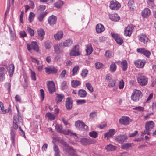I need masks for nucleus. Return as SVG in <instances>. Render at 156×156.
<instances>
[{
  "label": "nucleus",
  "instance_id": "nucleus-57",
  "mask_svg": "<svg viewBox=\"0 0 156 156\" xmlns=\"http://www.w3.org/2000/svg\"><path fill=\"white\" fill-rule=\"evenodd\" d=\"M61 88L62 89H66L68 87L67 82L66 81L62 82L61 85Z\"/></svg>",
  "mask_w": 156,
  "mask_h": 156
},
{
  "label": "nucleus",
  "instance_id": "nucleus-31",
  "mask_svg": "<svg viewBox=\"0 0 156 156\" xmlns=\"http://www.w3.org/2000/svg\"><path fill=\"white\" fill-rule=\"evenodd\" d=\"M121 67L123 71H126L128 68V63L126 60H123L121 63Z\"/></svg>",
  "mask_w": 156,
  "mask_h": 156
},
{
  "label": "nucleus",
  "instance_id": "nucleus-54",
  "mask_svg": "<svg viewBox=\"0 0 156 156\" xmlns=\"http://www.w3.org/2000/svg\"><path fill=\"white\" fill-rule=\"evenodd\" d=\"M55 128L58 131L62 133L63 130L62 127L61 125L57 124L55 126Z\"/></svg>",
  "mask_w": 156,
  "mask_h": 156
},
{
  "label": "nucleus",
  "instance_id": "nucleus-10",
  "mask_svg": "<svg viewBox=\"0 0 156 156\" xmlns=\"http://www.w3.org/2000/svg\"><path fill=\"white\" fill-rule=\"evenodd\" d=\"M137 52L141 54H143L147 58H149L151 55L150 52L144 48H140L136 49Z\"/></svg>",
  "mask_w": 156,
  "mask_h": 156
},
{
  "label": "nucleus",
  "instance_id": "nucleus-18",
  "mask_svg": "<svg viewBox=\"0 0 156 156\" xmlns=\"http://www.w3.org/2000/svg\"><path fill=\"white\" fill-rule=\"evenodd\" d=\"M71 56H77L80 55L79 52V46L78 45L75 46L71 51L70 52Z\"/></svg>",
  "mask_w": 156,
  "mask_h": 156
},
{
  "label": "nucleus",
  "instance_id": "nucleus-38",
  "mask_svg": "<svg viewBox=\"0 0 156 156\" xmlns=\"http://www.w3.org/2000/svg\"><path fill=\"white\" fill-rule=\"evenodd\" d=\"M116 149V147L111 144H109L107 145L105 147V149L107 150V151H112L115 150Z\"/></svg>",
  "mask_w": 156,
  "mask_h": 156
},
{
  "label": "nucleus",
  "instance_id": "nucleus-37",
  "mask_svg": "<svg viewBox=\"0 0 156 156\" xmlns=\"http://www.w3.org/2000/svg\"><path fill=\"white\" fill-rule=\"evenodd\" d=\"M78 95L81 98H85L87 95V92L83 89H80L79 90Z\"/></svg>",
  "mask_w": 156,
  "mask_h": 156
},
{
  "label": "nucleus",
  "instance_id": "nucleus-59",
  "mask_svg": "<svg viewBox=\"0 0 156 156\" xmlns=\"http://www.w3.org/2000/svg\"><path fill=\"white\" fill-rule=\"evenodd\" d=\"M31 77V79L34 80H36V74L35 72L32 70L30 71Z\"/></svg>",
  "mask_w": 156,
  "mask_h": 156
},
{
  "label": "nucleus",
  "instance_id": "nucleus-20",
  "mask_svg": "<svg viewBox=\"0 0 156 156\" xmlns=\"http://www.w3.org/2000/svg\"><path fill=\"white\" fill-rule=\"evenodd\" d=\"M10 138L12 144L14 146L15 145L16 140V133L15 130L12 129L10 132Z\"/></svg>",
  "mask_w": 156,
  "mask_h": 156
},
{
  "label": "nucleus",
  "instance_id": "nucleus-27",
  "mask_svg": "<svg viewBox=\"0 0 156 156\" xmlns=\"http://www.w3.org/2000/svg\"><path fill=\"white\" fill-rule=\"evenodd\" d=\"M56 95L55 101L57 103L61 102L65 97L64 95L62 94H56Z\"/></svg>",
  "mask_w": 156,
  "mask_h": 156
},
{
  "label": "nucleus",
  "instance_id": "nucleus-29",
  "mask_svg": "<svg viewBox=\"0 0 156 156\" xmlns=\"http://www.w3.org/2000/svg\"><path fill=\"white\" fill-rule=\"evenodd\" d=\"M150 9L147 8H145L142 11V15L143 16L147 17L150 15Z\"/></svg>",
  "mask_w": 156,
  "mask_h": 156
},
{
  "label": "nucleus",
  "instance_id": "nucleus-3",
  "mask_svg": "<svg viewBox=\"0 0 156 156\" xmlns=\"http://www.w3.org/2000/svg\"><path fill=\"white\" fill-rule=\"evenodd\" d=\"M142 96L141 91L137 90L134 89L131 96L132 100L135 102L138 101Z\"/></svg>",
  "mask_w": 156,
  "mask_h": 156
},
{
  "label": "nucleus",
  "instance_id": "nucleus-14",
  "mask_svg": "<svg viewBox=\"0 0 156 156\" xmlns=\"http://www.w3.org/2000/svg\"><path fill=\"white\" fill-rule=\"evenodd\" d=\"M139 39L140 41L145 44H147L149 41V39L146 35L143 33L140 34Z\"/></svg>",
  "mask_w": 156,
  "mask_h": 156
},
{
  "label": "nucleus",
  "instance_id": "nucleus-19",
  "mask_svg": "<svg viewBox=\"0 0 156 156\" xmlns=\"http://www.w3.org/2000/svg\"><path fill=\"white\" fill-rule=\"evenodd\" d=\"M38 38L41 41H42L44 38L45 35L44 30L42 29H39L37 30Z\"/></svg>",
  "mask_w": 156,
  "mask_h": 156
},
{
  "label": "nucleus",
  "instance_id": "nucleus-53",
  "mask_svg": "<svg viewBox=\"0 0 156 156\" xmlns=\"http://www.w3.org/2000/svg\"><path fill=\"white\" fill-rule=\"evenodd\" d=\"M104 66V65L103 63L99 62H97L95 64V66L96 68L98 69L101 68Z\"/></svg>",
  "mask_w": 156,
  "mask_h": 156
},
{
  "label": "nucleus",
  "instance_id": "nucleus-39",
  "mask_svg": "<svg viewBox=\"0 0 156 156\" xmlns=\"http://www.w3.org/2000/svg\"><path fill=\"white\" fill-rule=\"evenodd\" d=\"M86 51L87 55H90L92 53L93 51V49L90 44H89L87 46Z\"/></svg>",
  "mask_w": 156,
  "mask_h": 156
},
{
  "label": "nucleus",
  "instance_id": "nucleus-60",
  "mask_svg": "<svg viewBox=\"0 0 156 156\" xmlns=\"http://www.w3.org/2000/svg\"><path fill=\"white\" fill-rule=\"evenodd\" d=\"M27 30L28 31L29 33L30 34L31 36H33L34 35V30L31 28L29 27H28L27 28Z\"/></svg>",
  "mask_w": 156,
  "mask_h": 156
},
{
  "label": "nucleus",
  "instance_id": "nucleus-33",
  "mask_svg": "<svg viewBox=\"0 0 156 156\" xmlns=\"http://www.w3.org/2000/svg\"><path fill=\"white\" fill-rule=\"evenodd\" d=\"M62 133L65 135H70L71 136L73 135L76 137H77L76 134L73 133L70 130H63Z\"/></svg>",
  "mask_w": 156,
  "mask_h": 156
},
{
  "label": "nucleus",
  "instance_id": "nucleus-32",
  "mask_svg": "<svg viewBox=\"0 0 156 156\" xmlns=\"http://www.w3.org/2000/svg\"><path fill=\"white\" fill-rule=\"evenodd\" d=\"M109 17L112 20L114 21H117L120 19V17L117 14L110 15Z\"/></svg>",
  "mask_w": 156,
  "mask_h": 156
},
{
  "label": "nucleus",
  "instance_id": "nucleus-25",
  "mask_svg": "<svg viewBox=\"0 0 156 156\" xmlns=\"http://www.w3.org/2000/svg\"><path fill=\"white\" fill-rule=\"evenodd\" d=\"M133 145V143H124L122 144L121 147L122 149L128 150Z\"/></svg>",
  "mask_w": 156,
  "mask_h": 156
},
{
  "label": "nucleus",
  "instance_id": "nucleus-49",
  "mask_svg": "<svg viewBox=\"0 0 156 156\" xmlns=\"http://www.w3.org/2000/svg\"><path fill=\"white\" fill-rule=\"evenodd\" d=\"M105 56L106 58H110L113 56V53L111 51H106L105 52Z\"/></svg>",
  "mask_w": 156,
  "mask_h": 156
},
{
  "label": "nucleus",
  "instance_id": "nucleus-36",
  "mask_svg": "<svg viewBox=\"0 0 156 156\" xmlns=\"http://www.w3.org/2000/svg\"><path fill=\"white\" fill-rule=\"evenodd\" d=\"M73 43V41L70 39H67L63 42V45L64 47H69Z\"/></svg>",
  "mask_w": 156,
  "mask_h": 156
},
{
  "label": "nucleus",
  "instance_id": "nucleus-61",
  "mask_svg": "<svg viewBox=\"0 0 156 156\" xmlns=\"http://www.w3.org/2000/svg\"><path fill=\"white\" fill-rule=\"evenodd\" d=\"M66 75V70H63L61 73L60 75V77L61 78L65 77Z\"/></svg>",
  "mask_w": 156,
  "mask_h": 156
},
{
  "label": "nucleus",
  "instance_id": "nucleus-11",
  "mask_svg": "<svg viewBox=\"0 0 156 156\" xmlns=\"http://www.w3.org/2000/svg\"><path fill=\"white\" fill-rule=\"evenodd\" d=\"M134 26L132 25H128L125 28L124 34L125 36H130L133 30Z\"/></svg>",
  "mask_w": 156,
  "mask_h": 156
},
{
  "label": "nucleus",
  "instance_id": "nucleus-63",
  "mask_svg": "<svg viewBox=\"0 0 156 156\" xmlns=\"http://www.w3.org/2000/svg\"><path fill=\"white\" fill-rule=\"evenodd\" d=\"M133 109L135 110H138L140 112H142L144 110V108L140 106L135 107L133 108Z\"/></svg>",
  "mask_w": 156,
  "mask_h": 156
},
{
  "label": "nucleus",
  "instance_id": "nucleus-64",
  "mask_svg": "<svg viewBox=\"0 0 156 156\" xmlns=\"http://www.w3.org/2000/svg\"><path fill=\"white\" fill-rule=\"evenodd\" d=\"M77 105H81L85 103L86 102L85 100H79L76 101Z\"/></svg>",
  "mask_w": 156,
  "mask_h": 156
},
{
  "label": "nucleus",
  "instance_id": "nucleus-26",
  "mask_svg": "<svg viewBox=\"0 0 156 156\" xmlns=\"http://www.w3.org/2000/svg\"><path fill=\"white\" fill-rule=\"evenodd\" d=\"M96 30L97 33L102 32L105 30L104 26L101 24H98L96 27Z\"/></svg>",
  "mask_w": 156,
  "mask_h": 156
},
{
  "label": "nucleus",
  "instance_id": "nucleus-30",
  "mask_svg": "<svg viewBox=\"0 0 156 156\" xmlns=\"http://www.w3.org/2000/svg\"><path fill=\"white\" fill-rule=\"evenodd\" d=\"M63 33L62 31H60L57 32L54 35V38L56 40H59L63 37Z\"/></svg>",
  "mask_w": 156,
  "mask_h": 156
},
{
  "label": "nucleus",
  "instance_id": "nucleus-51",
  "mask_svg": "<svg viewBox=\"0 0 156 156\" xmlns=\"http://www.w3.org/2000/svg\"><path fill=\"white\" fill-rule=\"evenodd\" d=\"M63 5V2L59 0L56 2L55 4V6L57 8H60Z\"/></svg>",
  "mask_w": 156,
  "mask_h": 156
},
{
  "label": "nucleus",
  "instance_id": "nucleus-42",
  "mask_svg": "<svg viewBox=\"0 0 156 156\" xmlns=\"http://www.w3.org/2000/svg\"><path fill=\"white\" fill-rule=\"evenodd\" d=\"M117 68V65L115 62H112L110 66V70L112 72H115Z\"/></svg>",
  "mask_w": 156,
  "mask_h": 156
},
{
  "label": "nucleus",
  "instance_id": "nucleus-7",
  "mask_svg": "<svg viewBox=\"0 0 156 156\" xmlns=\"http://www.w3.org/2000/svg\"><path fill=\"white\" fill-rule=\"evenodd\" d=\"M110 8L113 10H117L121 7L120 4L116 0H112L110 2Z\"/></svg>",
  "mask_w": 156,
  "mask_h": 156
},
{
  "label": "nucleus",
  "instance_id": "nucleus-43",
  "mask_svg": "<svg viewBox=\"0 0 156 156\" xmlns=\"http://www.w3.org/2000/svg\"><path fill=\"white\" fill-rule=\"evenodd\" d=\"M44 46L47 49H49L51 47L52 42L49 41H47L44 43Z\"/></svg>",
  "mask_w": 156,
  "mask_h": 156
},
{
  "label": "nucleus",
  "instance_id": "nucleus-47",
  "mask_svg": "<svg viewBox=\"0 0 156 156\" xmlns=\"http://www.w3.org/2000/svg\"><path fill=\"white\" fill-rule=\"evenodd\" d=\"M85 86L91 92H93L94 89L90 83H85Z\"/></svg>",
  "mask_w": 156,
  "mask_h": 156
},
{
  "label": "nucleus",
  "instance_id": "nucleus-46",
  "mask_svg": "<svg viewBox=\"0 0 156 156\" xmlns=\"http://www.w3.org/2000/svg\"><path fill=\"white\" fill-rule=\"evenodd\" d=\"M98 135V133L95 131H92L89 133V135L93 138H96Z\"/></svg>",
  "mask_w": 156,
  "mask_h": 156
},
{
  "label": "nucleus",
  "instance_id": "nucleus-55",
  "mask_svg": "<svg viewBox=\"0 0 156 156\" xmlns=\"http://www.w3.org/2000/svg\"><path fill=\"white\" fill-rule=\"evenodd\" d=\"M46 13H42L38 16V19L39 21L41 22L43 20V19L44 17L46 15Z\"/></svg>",
  "mask_w": 156,
  "mask_h": 156
},
{
  "label": "nucleus",
  "instance_id": "nucleus-6",
  "mask_svg": "<svg viewBox=\"0 0 156 156\" xmlns=\"http://www.w3.org/2000/svg\"><path fill=\"white\" fill-rule=\"evenodd\" d=\"M21 119L20 118L19 116H14L13 117V127L15 130L19 129V127L20 126L19 123L21 122Z\"/></svg>",
  "mask_w": 156,
  "mask_h": 156
},
{
  "label": "nucleus",
  "instance_id": "nucleus-48",
  "mask_svg": "<svg viewBox=\"0 0 156 156\" xmlns=\"http://www.w3.org/2000/svg\"><path fill=\"white\" fill-rule=\"evenodd\" d=\"M134 2L133 0H129L128 3V6L130 9H133L134 7Z\"/></svg>",
  "mask_w": 156,
  "mask_h": 156
},
{
  "label": "nucleus",
  "instance_id": "nucleus-24",
  "mask_svg": "<svg viewBox=\"0 0 156 156\" xmlns=\"http://www.w3.org/2000/svg\"><path fill=\"white\" fill-rule=\"evenodd\" d=\"M80 142L83 145H86L93 144V141L90 139L83 138L81 139Z\"/></svg>",
  "mask_w": 156,
  "mask_h": 156
},
{
  "label": "nucleus",
  "instance_id": "nucleus-8",
  "mask_svg": "<svg viewBox=\"0 0 156 156\" xmlns=\"http://www.w3.org/2000/svg\"><path fill=\"white\" fill-rule=\"evenodd\" d=\"M75 126L79 129H83L87 130L88 129V126L82 121L78 120L75 122Z\"/></svg>",
  "mask_w": 156,
  "mask_h": 156
},
{
  "label": "nucleus",
  "instance_id": "nucleus-52",
  "mask_svg": "<svg viewBox=\"0 0 156 156\" xmlns=\"http://www.w3.org/2000/svg\"><path fill=\"white\" fill-rule=\"evenodd\" d=\"M61 45L60 43L55 44L54 46V51L55 53H58L59 50V47Z\"/></svg>",
  "mask_w": 156,
  "mask_h": 156
},
{
  "label": "nucleus",
  "instance_id": "nucleus-62",
  "mask_svg": "<svg viewBox=\"0 0 156 156\" xmlns=\"http://www.w3.org/2000/svg\"><path fill=\"white\" fill-rule=\"evenodd\" d=\"M154 2L150 0H147V4L150 7L154 8V7L155 5Z\"/></svg>",
  "mask_w": 156,
  "mask_h": 156
},
{
  "label": "nucleus",
  "instance_id": "nucleus-17",
  "mask_svg": "<svg viewBox=\"0 0 156 156\" xmlns=\"http://www.w3.org/2000/svg\"><path fill=\"white\" fill-rule=\"evenodd\" d=\"M127 139V136L126 135H120L117 136L115 140L118 143L122 144Z\"/></svg>",
  "mask_w": 156,
  "mask_h": 156
},
{
  "label": "nucleus",
  "instance_id": "nucleus-4",
  "mask_svg": "<svg viewBox=\"0 0 156 156\" xmlns=\"http://www.w3.org/2000/svg\"><path fill=\"white\" fill-rule=\"evenodd\" d=\"M137 80L139 84L141 86L146 85L148 83V78L144 75H139L137 77Z\"/></svg>",
  "mask_w": 156,
  "mask_h": 156
},
{
  "label": "nucleus",
  "instance_id": "nucleus-41",
  "mask_svg": "<svg viewBox=\"0 0 156 156\" xmlns=\"http://www.w3.org/2000/svg\"><path fill=\"white\" fill-rule=\"evenodd\" d=\"M116 80L115 79H110L108 81V86L109 87H112L114 86L115 85Z\"/></svg>",
  "mask_w": 156,
  "mask_h": 156
},
{
  "label": "nucleus",
  "instance_id": "nucleus-58",
  "mask_svg": "<svg viewBox=\"0 0 156 156\" xmlns=\"http://www.w3.org/2000/svg\"><path fill=\"white\" fill-rule=\"evenodd\" d=\"M88 73V71L87 69H84L83 70L81 73V75L84 78L86 77Z\"/></svg>",
  "mask_w": 156,
  "mask_h": 156
},
{
  "label": "nucleus",
  "instance_id": "nucleus-1",
  "mask_svg": "<svg viewBox=\"0 0 156 156\" xmlns=\"http://www.w3.org/2000/svg\"><path fill=\"white\" fill-rule=\"evenodd\" d=\"M63 149V151L66 155L69 156H80L75 150L67 144H65Z\"/></svg>",
  "mask_w": 156,
  "mask_h": 156
},
{
  "label": "nucleus",
  "instance_id": "nucleus-16",
  "mask_svg": "<svg viewBox=\"0 0 156 156\" xmlns=\"http://www.w3.org/2000/svg\"><path fill=\"white\" fill-rule=\"evenodd\" d=\"M45 71L48 74H54L57 73V70L56 69L51 66H49L45 68Z\"/></svg>",
  "mask_w": 156,
  "mask_h": 156
},
{
  "label": "nucleus",
  "instance_id": "nucleus-34",
  "mask_svg": "<svg viewBox=\"0 0 156 156\" xmlns=\"http://www.w3.org/2000/svg\"><path fill=\"white\" fill-rule=\"evenodd\" d=\"M0 108L1 110V112L2 114H5L9 112L10 110L9 108L8 109H4V107L3 106V104L1 102H0Z\"/></svg>",
  "mask_w": 156,
  "mask_h": 156
},
{
  "label": "nucleus",
  "instance_id": "nucleus-35",
  "mask_svg": "<svg viewBox=\"0 0 156 156\" xmlns=\"http://www.w3.org/2000/svg\"><path fill=\"white\" fill-rule=\"evenodd\" d=\"M14 66L13 64L9 65V76L11 77L13 73L14 72Z\"/></svg>",
  "mask_w": 156,
  "mask_h": 156
},
{
  "label": "nucleus",
  "instance_id": "nucleus-28",
  "mask_svg": "<svg viewBox=\"0 0 156 156\" xmlns=\"http://www.w3.org/2000/svg\"><path fill=\"white\" fill-rule=\"evenodd\" d=\"M115 133V130L114 129H110L109 131L105 133L104 135V137H111Z\"/></svg>",
  "mask_w": 156,
  "mask_h": 156
},
{
  "label": "nucleus",
  "instance_id": "nucleus-5",
  "mask_svg": "<svg viewBox=\"0 0 156 156\" xmlns=\"http://www.w3.org/2000/svg\"><path fill=\"white\" fill-rule=\"evenodd\" d=\"M111 35L112 37L115 40L118 44L120 45L123 43V39L120 35L114 32H112Z\"/></svg>",
  "mask_w": 156,
  "mask_h": 156
},
{
  "label": "nucleus",
  "instance_id": "nucleus-21",
  "mask_svg": "<svg viewBox=\"0 0 156 156\" xmlns=\"http://www.w3.org/2000/svg\"><path fill=\"white\" fill-rule=\"evenodd\" d=\"M66 107L67 110H70L72 107V100L70 98H67L66 102Z\"/></svg>",
  "mask_w": 156,
  "mask_h": 156
},
{
  "label": "nucleus",
  "instance_id": "nucleus-15",
  "mask_svg": "<svg viewBox=\"0 0 156 156\" xmlns=\"http://www.w3.org/2000/svg\"><path fill=\"white\" fill-rule=\"evenodd\" d=\"M146 63L144 60L138 59L134 62L135 66L138 68H142Z\"/></svg>",
  "mask_w": 156,
  "mask_h": 156
},
{
  "label": "nucleus",
  "instance_id": "nucleus-56",
  "mask_svg": "<svg viewBox=\"0 0 156 156\" xmlns=\"http://www.w3.org/2000/svg\"><path fill=\"white\" fill-rule=\"evenodd\" d=\"M124 86V83L123 80H122L119 82V88L120 89H122L123 88Z\"/></svg>",
  "mask_w": 156,
  "mask_h": 156
},
{
  "label": "nucleus",
  "instance_id": "nucleus-45",
  "mask_svg": "<svg viewBox=\"0 0 156 156\" xmlns=\"http://www.w3.org/2000/svg\"><path fill=\"white\" fill-rule=\"evenodd\" d=\"M35 16V14L33 12H30L28 20L30 23L33 22Z\"/></svg>",
  "mask_w": 156,
  "mask_h": 156
},
{
  "label": "nucleus",
  "instance_id": "nucleus-12",
  "mask_svg": "<svg viewBox=\"0 0 156 156\" xmlns=\"http://www.w3.org/2000/svg\"><path fill=\"white\" fill-rule=\"evenodd\" d=\"M47 85L48 90L50 93L52 94L55 92V85L53 81H48Z\"/></svg>",
  "mask_w": 156,
  "mask_h": 156
},
{
  "label": "nucleus",
  "instance_id": "nucleus-9",
  "mask_svg": "<svg viewBox=\"0 0 156 156\" xmlns=\"http://www.w3.org/2000/svg\"><path fill=\"white\" fill-rule=\"evenodd\" d=\"M27 48L28 50L30 51L32 49L37 52H38L39 50L38 45L35 41L32 42L30 44H27Z\"/></svg>",
  "mask_w": 156,
  "mask_h": 156
},
{
  "label": "nucleus",
  "instance_id": "nucleus-22",
  "mask_svg": "<svg viewBox=\"0 0 156 156\" xmlns=\"http://www.w3.org/2000/svg\"><path fill=\"white\" fill-rule=\"evenodd\" d=\"M56 21V17L53 15L50 16L48 18V23L50 25H53L55 24Z\"/></svg>",
  "mask_w": 156,
  "mask_h": 156
},
{
  "label": "nucleus",
  "instance_id": "nucleus-50",
  "mask_svg": "<svg viewBox=\"0 0 156 156\" xmlns=\"http://www.w3.org/2000/svg\"><path fill=\"white\" fill-rule=\"evenodd\" d=\"M79 69V66L78 65L75 66L72 69V75L73 76L76 74Z\"/></svg>",
  "mask_w": 156,
  "mask_h": 156
},
{
  "label": "nucleus",
  "instance_id": "nucleus-40",
  "mask_svg": "<svg viewBox=\"0 0 156 156\" xmlns=\"http://www.w3.org/2000/svg\"><path fill=\"white\" fill-rule=\"evenodd\" d=\"M45 117L46 118L51 120H54L55 118V116L54 114L49 112L46 114Z\"/></svg>",
  "mask_w": 156,
  "mask_h": 156
},
{
  "label": "nucleus",
  "instance_id": "nucleus-13",
  "mask_svg": "<svg viewBox=\"0 0 156 156\" xmlns=\"http://www.w3.org/2000/svg\"><path fill=\"white\" fill-rule=\"evenodd\" d=\"M130 121V119L129 117L124 116L121 117L119 120V123L123 125H129Z\"/></svg>",
  "mask_w": 156,
  "mask_h": 156
},
{
  "label": "nucleus",
  "instance_id": "nucleus-44",
  "mask_svg": "<svg viewBox=\"0 0 156 156\" xmlns=\"http://www.w3.org/2000/svg\"><path fill=\"white\" fill-rule=\"evenodd\" d=\"M80 85V83L78 81H77L76 80H73L71 82L72 86L74 87H76Z\"/></svg>",
  "mask_w": 156,
  "mask_h": 156
},
{
  "label": "nucleus",
  "instance_id": "nucleus-23",
  "mask_svg": "<svg viewBox=\"0 0 156 156\" xmlns=\"http://www.w3.org/2000/svg\"><path fill=\"white\" fill-rule=\"evenodd\" d=\"M5 70L3 67L0 68V81H3L5 79Z\"/></svg>",
  "mask_w": 156,
  "mask_h": 156
},
{
  "label": "nucleus",
  "instance_id": "nucleus-2",
  "mask_svg": "<svg viewBox=\"0 0 156 156\" xmlns=\"http://www.w3.org/2000/svg\"><path fill=\"white\" fill-rule=\"evenodd\" d=\"M154 123L152 121L147 122L145 124V130L142 133L143 134L150 135L151 133L152 129L154 127Z\"/></svg>",
  "mask_w": 156,
  "mask_h": 156
}]
</instances>
